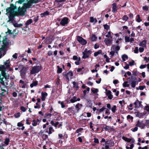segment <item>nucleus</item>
<instances>
[{
    "instance_id": "f257e3e1",
    "label": "nucleus",
    "mask_w": 149,
    "mask_h": 149,
    "mask_svg": "<svg viewBox=\"0 0 149 149\" xmlns=\"http://www.w3.org/2000/svg\"><path fill=\"white\" fill-rule=\"evenodd\" d=\"M41 1V0H29L27 3L24 4L22 7L18 8V11L15 12V15L16 16L24 15L26 9L31 8L33 6V4L40 2Z\"/></svg>"
},
{
    "instance_id": "f03ea898",
    "label": "nucleus",
    "mask_w": 149,
    "mask_h": 149,
    "mask_svg": "<svg viewBox=\"0 0 149 149\" xmlns=\"http://www.w3.org/2000/svg\"><path fill=\"white\" fill-rule=\"evenodd\" d=\"M16 9V7L13 4H11L10 7L9 8H8L6 10V14L8 16L9 20L8 22H13L14 19V15H15V10Z\"/></svg>"
},
{
    "instance_id": "7ed1b4c3",
    "label": "nucleus",
    "mask_w": 149,
    "mask_h": 149,
    "mask_svg": "<svg viewBox=\"0 0 149 149\" xmlns=\"http://www.w3.org/2000/svg\"><path fill=\"white\" fill-rule=\"evenodd\" d=\"M1 75H0V83L2 85H5V81H6L7 79L9 78L8 75H6L5 71H2L1 72ZM6 85H8L6 83Z\"/></svg>"
},
{
    "instance_id": "20e7f679",
    "label": "nucleus",
    "mask_w": 149,
    "mask_h": 149,
    "mask_svg": "<svg viewBox=\"0 0 149 149\" xmlns=\"http://www.w3.org/2000/svg\"><path fill=\"white\" fill-rule=\"evenodd\" d=\"M10 63V61L9 59L5 62L3 65L0 66V71H5L4 70L6 69L9 68L10 67L9 64Z\"/></svg>"
},
{
    "instance_id": "39448f33",
    "label": "nucleus",
    "mask_w": 149,
    "mask_h": 149,
    "mask_svg": "<svg viewBox=\"0 0 149 149\" xmlns=\"http://www.w3.org/2000/svg\"><path fill=\"white\" fill-rule=\"evenodd\" d=\"M91 53V50H88L86 48L84 51L83 52V56L82 58L84 59H85L88 57Z\"/></svg>"
},
{
    "instance_id": "423d86ee",
    "label": "nucleus",
    "mask_w": 149,
    "mask_h": 149,
    "mask_svg": "<svg viewBox=\"0 0 149 149\" xmlns=\"http://www.w3.org/2000/svg\"><path fill=\"white\" fill-rule=\"evenodd\" d=\"M41 70L40 67L39 66H35L32 67L31 71L30 73L32 74H34L38 72Z\"/></svg>"
},
{
    "instance_id": "0eeeda50",
    "label": "nucleus",
    "mask_w": 149,
    "mask_h": 149,
    "mask_svg": "<svg viewBox=\"0 0 149 149\" xmlns=\"http://www.w3.org/2000/svg\"><path fill=\"white\" fill-rule=\"evenodd\" d=\"M77 40L82 45H85L87 43L86 41L80 36L77 37Z\"/></svg>"
},
{
    "instance_id": "6e6552de",
    "label": "nucleus",
    "mask_w": 149,
    "mask_h": 149,
    "mask_svg": "<svg viewBox=\"0 0 149 149\" xmlns=\"http://www.w3.org/2000/svg\"><path fill=\"white\" fill-rule=\"evenodd\" d=\"M68 19L67 17L63 18L61 21L60 24L63 26H65L68 23Z\"/></svg>"
},
{
    "instance_id": "1a4fd4ad",
    "label": "nucleus",
    "mask_w": 149,
    "mask_h": 149,
    "mask_svg": "<svg viewBox=\"0 0 149 149\" xmlns=\"http://www.w3.org/2000/svg\"><path fill=\"white\" fill-rule=\"evenodd\" d=\"M106 45L108 46H110L112 43V39L108 38H105L104 41Z\"/></svg>"
},
{
    "instance_id": "9d476101",
    "label": "nucleus",
    "mask_w": 149,
    "mask_h": 149,
    "mask_svg": "<svg viewBox=\"0 0 149 149\" xmlns=\"http://www.w3.org/2000/svg\"><path fill=\"white\" fill-rule=\"evenodd\" d=\"M73 60L76 61L75 62V63L76 65H79L80 61V57H78L76 56H73Z\"/></svg>"
},
{
    "instance_id": "9b49d317",
    "label": "nucleus",
    "mask_w": 149,
    "mask_h": 149,
    "mask_svg": "<svg viewBox=\"0 0 149 149\" xmlns=\"http://www.w3.org/2000/svg\"><path fill=\"white\" fill-rule=\"evenodd\" d=\"M122 139L125 141L128 142L133 143L134 142L135 140L133 139H130L127 138L125 136H123Z\"/></svg>"
},
{
    "instance_id": "f8f14e48",
    "label": "nucleus",
    "mask_w": 149,
    "mask_h": 149,
    "mask_svg": "<svg viewBox=\"0 0 149 149\" xmlns=\"http://www.w3.org/2000/svg\"><path fill=\"white\" fill-rule=\"evenodd\" d=\"M73 74L71 71H69L67 72L66 75V77L68 80L72 78Z\"/></svg>"
},
{
    "instance_id": "ddd939ff",
    "label": "nucleus",
    "mask_w": 149,
    "mask_h": 149,
    "mask_svg": "<svg viewBox=\"0 0 149 149\" xmlns=\"http://www.w3.org/2000/svg\"><path fill=\"white\" fill-rule=\"evenodd\" d=\"M136 125L138 127H141L142 128H143L145 126L142 121H140L139 120L137 121Z\"/></svg>"
},
{
    "instance_id": "4468645a",
    "label": "nucleus",
    "mask_w": 149,
    "mask_h": 149,
    "mask_svg": "<svg viewBox=\"0 0 149 149\" xmlns=\"http://www.w3.org/2000/svg\"><path fill=\"white\" fill-rule=\"evenodd\" d=\"M41 99L42 101H45L46 98L48 94L46 92H42L41 93Z\"/></svg>"
},
{
    "instance_id": "2eb2a0df",
    "label": "nucleus",
    "mask_w": 149,
    "mask_h": 149,
    "mask_svg": "<svg viewBox=\"0 0 149 149\" xmlns=\"http://www.w3.org/2000/svg\"><path fill=\"white\" fill-rule=\"evenodd\" d=\"M141 101H140L137 99L134 103V104L135 105V107L138 108L140 107L141 105Z\"/></svg>"
},
{
    "instance_id": "dca6fc26",
    "label": "nucleus",
    "mask_w": 149,
    "mask_h": 149,
    "mask_svg": "<svg viewBox=\"0 0 149 149\" xmlns=\"http://www.w3.org/2000/svg\"><path fill=\"white\" fill-rule=\"evenodd\" d=\"M40 122V120L38 119H37L36 120L34 119L32 120V125L34 126H36L39 124Z\"/></svg>"
},
{
    "instance_id": "f3484780",
    "label": "nucleus",
    "mask_w": 149,
    "mask_h": 149,
    "mask_svg": "<svg viewBox=\"0 0 149 149\" xmlns=\"http://www.w3.org/2000/svg\"><path fill=\"white\" fill-rule=\"evenodd\" d=\"M75 107L77 110V112H78L83 107V105L81 104L78 103L76 105Z\"/></svg>"
},
{
    "instance_id": "a211bd4d",
    "label": "nucleus",
    "mask_w": 149,
    "mask_h": 149,
    "mask_svg": "<svg viewBox=\"0 0 149 149\" xmlns=\"http://www.w3.org/2000/svg\"><path fill=\"white\" fill-rule=\"evenodd\" d=\"M112 11L113 13H115L117 11L118 9L117 4L116 3H114L112 4Z\"/></svg>"
},
{
    "instance_id": "6ab92c4d",
    "label": "nucleus",
    "mask_w": 149,
    "mask_h": 149,
    "mask_svg": "<svg viewBox=\"0 0 149 149\" xmlns=\"http://www.w3.org/2000/svg\"><path fill=\"white\" fill-rule=\"evenodd\" d=\"M146 40H143L142 42H140L139 44V46L142 47H146Z\"/></svg>"
},
{
    "instance_id": "aec40b11",
    "label": "nucleus",
    "mask_w": 149,
    "mask_h": 149,
    "mask_svg": "<svg viewBox=\"0 0 149 149\" xmlns=\"http://www.w3.org/2000/svg\"><path fill=\"white\" fill-rule=\"evenodd\" d=\"M33 22V20L31 19H29L25 23L26 26L27 27V26L31 24Z\"/></svg>"
},
{
    "instance_id": "412c9836",
    "label": "nucleus",
    "mask_w": 149,
    "mask_h": 149,
    "mask_svg": "<svg viewBox=\"0 0 149 149\" xmlns=\"http://www.w3.org/2000/svg\"><path fill=\"white\" fill-rule=\"evenodd\" d=\"M38 84V82L37 81H33L32 83L30 84V86L31 88H33V86H36Z\"/></svg>"
},
{
    "instance_id": "4be33fe9",
    "label": "nucleus",
    "mask_w": 149,
    "mask_h": 149,
    "mask_svg": "<svg viewBox=\"0 0 149 149\" xmlns=\"http://www.w3.org/2000/svg\"><path fill=\"white\" fill-rule=\"evenodd\" d=\"M120 49V47L119 46H113V50L116 53H117V52Z\"/></svg>"
},
{
    "instance_id": "5701e85b",
    "label": "nucleus",
    "mask_w": 149,
    "mask_h": 149,
    "mask_svg": "<svg viewBox=\"0 0 149 149\" xmlns=\"http://www.w3.org/2000/svg\"><path fill=\"white\" fill-rule=\"evenodd\" d=\"M105 145H110L111 146H113L114 145V143H113L111 140L109 141H107L105 142Z\"/></svg>"
},
{
    "instance_id": "b1692460",
    "label": "nucleus",
    "mask_w": 149,
    "mask_h": 149,
    "mask_svg": "<svg viewBox=\"0 0 149 149\" xmlns=\"http://www.w3.org/2000/svg\"><path fill=\"white\" fill-rule=\"evenodd\" d=\"M49 14V12L48 11H46L44 13L41 14V15L42 17H44Z\"/></svg>"
},
{
    "instance_id": "393cba45",
    "label": "nucleus",
    "mask_w": 149,
    "mask_h": 149,
    "mask_svg": "<svg viewBox=\"0 0 149 149\" xmlns=\"http://www.w3.org/2000/svg\"><path fill=\"white\" fill-rule=\"evenodd\" d=\"M102 51L101 50H99L98 51L95 52L94 53V56H97L99 54L102 53Z\"/></svg>"
},
{
    "instance_id": "a878e982",
    "label": "nucleus",
    "mask_w": 149,
    "mask_h": 149,
    "mask_svg": "<svg viewBox=\"0 0 149 149\" xmlns=\"http://www.w3.org/2000/svg\"><path fill=\"white\" fill-rule=\"evenodd\" d=\"M105 36L107 38L112 39V37L111 35V31L108 32L107 34L105 35Z\"/></svg>"
},
{
    "instance_id": "bb28decb",
    "label": "nucleus",
    "mask_w": 149,
    "mask_h": 149,
    "mask_svg": "<svg viewBox=\"0 0 149 149\" xmlns=\"http://www.w3.org/2000/svg\"><path fill=\"white\" fill-rule=\"evenodd\" d=\"M90 22H94L95 23L97 22V20L96 19L94 18L93 17H91L90 18Z\"/></svg>"
},
{
    "instance_id": "cd10ccee",
    "label": "nucleus",
    "mask_w": 149,
    "mask_h": 149,
    "mask_svg": "<svg viewBox=\"0 0 149 149\" xmlns=\"http://www.w3.org/2000/svg\"><path fill=\"white\" fill-rule=\"evenodd\" d=\"M49 131L48 134H50L54 132V130L52 127H50L49 128Z\"/></svg>"
},
{
    "instance_id": "c85d7f7f",
    "label": "nucleus",
    "mask_w": 149,
    "mask_h": 149,
    "mask_svg": "<svg viewBox=\"0 0 149 149\" xmlns=\"http://www.w3.org/2000/svg\"><path fill=\"white\" fill-rule=\"evenodd\" d=\"M128 81H125L123 84V85L124 87H128L129 86V85L128 84Z\"/></svg>"
},
{
    "instance_id": "c756f323",
    "label": "nucleus",
    "mask_w": 149,
    "mask_h": 149,
    "mask_svg": "<svg viewBox=\"0 0 149 149\" xmlns=\"http://www.w3.org/2000/svg\"><path fill=\"white\" fill-rule=\"evenodd\" d=\"M122 58L123 61H125L126 59H127L128 58V57L127 55L124 54L122 56Z\"/></svg>"
},
{
    "instance_id": "7c9ffc66",
    "label": "nucleus",
    "mask_w": 149,
    "mask_h": 149,
    "mask_svg": "<svg viewBox=\"0 0 149 149\" xmlns=\"http://www.w3.org/2000/svg\"><path fill=\"white\" fill-rule=\"evenodd\" d=\"M136 81H132L130 83L131 85L132 88H134L136 86Z\"/></svg>"
},
{
    "instance_id": "2f4dec72",
    "label": "nucleus",
    "mask_w": 149,
    "mask_h": 149,
    "mask_svg": "<svg viewBox=\"0 0 149 149\" xmlns=\"http://www.w3.org/2000/svg\"><path fill=\"white\" fill-rule=\"evenodd\" d=\"M52 114L51 113H47L45 114V117L46 118H49L51 117Z\"/></svg>"
},
{
    "instance_id": "473e14b6",
    "label": "nucleus",
    "mask_w": 149,
    "mask_h": 149,
    "mask_svg": "<svg viewBox=\"0 0 149 149\" xmlns=\"http://www.w3.org/2000/svg\"><path fill=\"white\" fill-rule=\"evenodd\" d=\"M68 111L69 112L71 113H74L75 111L74 110V108H69L68 109Z\"/></svg>"
},
{
    "instance_id": "72a5a7b5",
    "label": "nucleus",
    "mask_w": 149,
    "mask_h": 149,
    "mask_svg": "<svg viewBox=\"0 0 149 149\" xmlns=\"http://www.w3.org/2000/svg\"><path fill=\"white\" fill-rule=\"evenodd\" d=\"M10 141V139L9 138H6L5 139L4 142V143L6 145H8Z\"/></svg>"
},
{
    "instance_id": "f704fd0d",
    "label": "nucleus",
    "mask_w": 149,
    "mask_h": 149,
    "mask_svg": "<svg viewBox=\"0 0 149 149\" xmlns=\"http://www.w3.org/2000/svg\"><path fill=\"white\" fill-rule=\"evenodd\" d=\"M136 21L138 22H139L142 21L139 15H137Z\"/></svg>"
},
{
    "instance_id": "c9c22d12",
    "label": "nucleus",
    "mask_w": 149,
    "mask_h": 149,
    "mask_svg": "<svg viewBox=\"0 0 149 149\" xmlns=\"http://www.w3.org/2000/svg\"><path fill=\"white\" fill-rule=\"evenodd\" d=\"M116 105H114L111 109V111L113 113H115L116 111Z\"/></svg>"
},
{
    "instance_id": "e433bc0d",
    "label": "nucleus",
    "mask_w": 149,
    "mask_h": 149,
    "mask_svg": "<svg viewBox=\"0 0 149 149\" xmlns=\"http://www.w3.org/2000/svg\"><path fill=\"white\" fill-rule=\"evenodd\" d=\"M1 94L2 95H5L7 93L5 89H1Z\"/></svg>"
},
{
    "instance_id": "4c0bfd02",
    "label": "nucleus",
    "mask_w": 149,
    "mask_h": 149,
    "mask_svg": "<svg viewBox=\"0 0 149 149\" xmlns=\"http://www.w3.org/2000/svg\"><path fill=\"white\" fill-rule=\"evenodd\" d=\"M128 18V17L126 15H124L122 17L123 20L125 21H127Z\"/></svg>"
},
{
    "instance_id": "58836bf2",
    "label": "nucleus",
    "mask_w": 149,
    "mask_h": 149,
    "mask_svg": "<svg viewBox=\"0 0 149 149\" xmlns=\"http://www.w3.org/2000/svg\"><path fill=\"white\" fill-rule=\"evenodd\" d=\"M77 98L75 97H74L70 100V101L72 103H74L77 101Z\"/></svg>"
},
{
    "instance_id": "ea45409f",
    "label": "nucleus",
    "mask_w": 149,
    "mask_h": 149,
    "mask_svg": "<svg viewBox=\"0 0 149 149\" xmlns=\"http://www.w3.org/2000/svg\"><path fill=\"white\" fill-rule=\"evenodd\" d=\"M91 91L94 93H97L98 91V90L97 89H95L93 88H92L91 89Z\"/></svg>"
},
{
    "instance_id": "a19ab883",
    "label": "nucleus",
    "mask_w": 149,
    "mask_h": 149,
    "mask_svg": "<svg viewBox=\"0 0 149 149\" xmlns=\"http://www.w3.org/2000/svg\"><path fill=\"white\" fill-rule=\"evenodd\" d=\"M58 103L60 104L61 105V107L62 108H64L65 107V105L63 102H61L60 101H58Z\"/></svg>"
},
{
    "instance_id": "79ce46f5",
    "label": "nucleus",
    "mask_w": 149,
    "mask_h": 149,
    "mask_svg": "<svg viewBox=\"0 0 149 149\" xmlns=\"http://www.w3.org/2000/svg\"><path fill=\"white\" fill-rule=\"evenodd\" d=\"M6 146L3 143H2L0 144V149H4Z\"/></svg>"
},
{
    "instance_id": "37998d69",
    "label": "nucleus",
    "mask_w": 149,
    "mask_h": 149,
    "mask_svg": "<svg viewBox=\"0 0 149 149\" xmlns=\"http://www.w3.org/2000/svg\"><path fill=\"white\" fill-rule=\"evenodd\" d=\"M130 38L129 37L126 36L125 37V42H130Z\"/></svg>"
},
{
    "instance_id": "c03bdc74",
    "label": "nucleus",
    "mask_w": 149,
    "mask_h": 149,
    "mask_svg": "<svg viewBox=\"0 0 149 149\" xmlns=\"http://www.w3.org/2000/svg\"><path fill=\"white\" fill-rule=\"evenodd\" d=\"M144 60L146 61V63H149V56L148 57H144Z\"/></svg>"
},
{
    "instance_id": "a18cd8bd",
    "label": "nucleus",
    "mask_w": 149,
    "mask_h": 149,
    "mask_svg": "<svg viewBox=\"0 0 149 149\" xmlns=\"http://www.w3.org/2000/svg\"><path fill=\"white\" fill-rule=\"evenodd\" d=\"M103 26L104 27V29L107 30L109 29L110 28L109 26L108 25L106 24L104 25Z\"/></svg>"
},
{
    "instance_id": "49530a36",
    "label": "nucleus",
    "mask_w": 149,
    "mask_h": 149,
    "mask_svg": "<svg viewBox=\"0 0 149 149\" xmlns=\"http://www.w3.org/2000/svg\"><path fill=\"white\" fill-rule=\"evenodd\" d=\"M57 72L58 73H61L62 71V69L61 68H60L59 66H57Z\"/></svg>"
},
{
    "instance_id": "de8ad7c7",
    "label": "nucleus",
    "mask_w": 149,
    "mask_h": 149,
    "mask_svg": "<svg viewBox=\"0 0 149 149\" xmlns=\"http://www.w3.org/2000/svg\"><path fill=\"white\" fill-rule=\"evenodd\" d=\"M20 116V113L18 112L17 113H15L14 115V117L16 118H18Z\"/></svg>"
},
{
    "instance_id": "09e8293b",
    "label": "nucleus",
    "mask_w": 149,
    "mask_h": 149,
    "mask_svg": "<svg viewBox=\"0 0 149 149\" xmlns=\"http://www.w3.org/2000/svg\"><path fill=\"white\" fill-rule=\"evenodd\" d=\"M105 109V108L104 107H103L100 109H97V110H98L99 112L100 113H101Z\"/></svg>"
},
{
    "instance_id": "8fccbe9b",
    "label": "nucleus",
    "mask_w": 149,
    "mask_h": 149,
    "mask_svg": "<svg viewBox=\"0 0 149 149\" xmlns=\"http://www.w3.org/2000/svg\"><path fill=\"white\" fill-rule=\"evenodd\" d=\"M97 38L95 35H93L91 38L92 40L93 41H95Z\"/></svg>"
},
{
    "instance_id": "3c124183",
    "label": "nucleus",
    "mask_w": 149,
    "mask_h": 149,
    "mask_svg": "<svg viewBox=\"0 0 149 149\" xmlns=\"http://www.w3.org/2000/svg\"><path fill=\"white\" fill-rule=\"evenodd\" d=\"M111 91H107V95L108 96V97L109 99H111V97H109V95H111Z\"/></svg>"
},
{
    "instance_id": "603ef678",
    "label": "nucleus",
    "mask_w": 149,
    "mask_h": 149,
    "mask_svg": "<svg viewBox=\"0 0 149 149\" xmlns=\"http://www.w3.org/2000/svg\"><path fill=\"white\" fill-rule=\"evenodd\" d=\"M73 86L74 87H76L77 88H78V86L77 83L75 81H73Z\"/></svg>"
},
{
    "instance_id": "864d4df0",
    "label": "nucleus",
    "mask_w": 149,
    "mask_h": 149,
    "mask_svg": "<svg viewBox=\"0 0 149 149\" xmlns=\"http://www.w3.org/2000/svg\"><path fill=\"white\" fill-rule=\"evenodd\" d=\"M143 10L147 11L148 10V7L146 6H145L143 7Z\"/></svg>"
},
{
    "instance_id": "5fc2aeb1",
    "label": "nucleus",
    "mask_w": 149,
    "mask_h": 149,
    "mask_svg": "<svg viewBox=\"0 0 149 149\" xmlns=\"http://www.w3.org/2000/svg\"><path fill=\"white\" fill-rule=\"evenodd\" d=\"M21 110L23 112H25L26 111V109L24 107H20Z\"/></svg>"
},
{
    "instance_id": "6e6d98bb",
    "label": "nucleus",
    "mask_w": 149,
    "mask_h": 149,
    "mask_svg": "<svg viewBox=\"0 0 149 149\" xmlns=\"http://www.w3.org/2000/svg\"><path fill=\"white\" fill-rule=\"evenodd\" d=\"M3 45L4 46V47H6L7 46V45L8 44V42H7L6 40H3Z\"/></svg>"
},
{
    "instance_id": "4d7b16f0",
    "label": "nucleus",
    "mask_w": 149,
    "mask_h": 149,
    "mask_svg": "<svg viewBox=\"0 0 149 149\" xmlns=\"http://www.w3.org/2000/svg\"><path fill=\"white\" fill-rule=\"evenodd\" d=\"M138 47H136L134 50V52L135 53H138Z\"/></svg>"
},
{
    "instance_id": "13d9d810",
    "label": "nucleus",
    "mask_w": 149,
    "mask_h": 149,
    "mask_svg": "<svg viewBox=\"0 0 149 149\" xmlns=\"http://www.w3.org/2000/svg\"><path fill=\"white\" fill-rule=\"evenodd\" d=\"M146 65H141L140 66L139 68L141 69H143L146 67Z\"/></svg>"
},
{
    "instance_id": "bf43d9fd",
    "label": "nucleus",
    "mask_w": 149,
    "mask_h": 149,
    "mask_svg": "<svg viewBox=\"0 0 149 149\" xmlns=\"http://www.w3.org/2000/svg\"><path fill=\"white\" fill-rule=\"evenodd\" d=\"M139 52H141L142 53L143 52L144 50V49L143 47H140L139 49Z\"/></svg>"
},
{
    "instance_id": "052dcab7",
    "label": "nucleus",
    "mask_w": 149,
    "mask_h": 149,
    "mask_svg": "<svg viewBox=\"0 0 149 149\" xmlns=\"http://www.w3.org/2000/svg\"><path fill=\"white\" fill-rule=\"evenodd\" d=\"M134 61H132L131 62H130L129 63V65H130L131 66H132V65H134Z\"/></svg>"
},
{
    "instance_id": "680f3d73",
    "label": "nucleus",
    "mask_w": 149,
    "mask_h": 149,
    "mask_svg": "<svg viewBox=\"0 0 149 149\" xmlns=\"http://www.w3.org/2000/svg\"><path fill=\"white\" fill-rule=\"evenodd\" d=\"M146 88V86H139V88L140 90H143L144 88Z\"/></svg>"
},
{
    "instance_id": "e2e57ef3",
    "label": "nucleus",
    "mask_w": 149,
    "mask_h": 149,
    "mask_svg": "<svg viewBox=\"0 0 149 149\" xmlns=\"http://www.w3.org/2000/svg\"><path fill=\"white\" fill-rule=\"evenodd\" d=\"M138 127H135L134 128H133L131 129L132 130L133 132H135L136 131L138 130Z\"/></svg>"
},
{
    "instance_id": "0e129e2a",
    "label": "nucleus",
    "mask_w": 149,
    "mask_h": 149,
    "mask_svg": "<svg viewBox=\"0 0 149 149\" xmlns=\"http://www.w3.org/2000/svg\"><path fill=\"white\" fill-rule=\"evenodd\" d=\"M83 129L82 128H80L77 129L76 131V132L77 133H79V132H81L82 130H83Z\"/></svg>"
},
{
    "instance_id": "69168bd1",
    "label": "nucleus",
    "mask_w": 149,
    "mask_h": 149,
    "mask_svg": "<svg viewBox=\"0 0 149 149\" xmlns=\"http://www.w3.org/2000/svg\"><path fill=\"white\" fill-rule=\"evenodd\" d=\"M132 104H130L129 106L128 109L130 110H132V108L131 107H132Z\"/></svg>"
},
{
    "instance_id": "338daca9",
    "label": "nucleus",
    "mask_w": 149,
    "mask_h": 149,
    "mask_svg": "<svg viewBox=\"0 0 149 149\" xmlns=\"http://www.w3.org/2000/svg\"><path fill=\"white\" fill-rule=\"evenodd\" d=\"M23 125V124L21 122H19L17 123V125L18 127H22V126Z\"/></svg>"
},
{
    "instance_id": "774afa93",
    "label": "nucleus",
    "mask_w": 149,
    "mask_h": 149,
    "mask_svg": "<svg viewBox=\"0 0 149 149\" xmlns=\"http://www.w3.org/2000/svg\"><path fill=\"white\" fill-rule=\"evenodd\" d=\"M145 109L147 111H149V106L147 105L145 107Z\"/></svg>"
}]
</instances>
